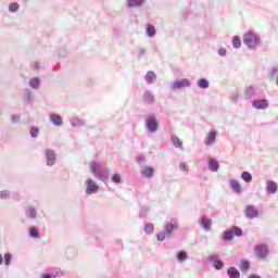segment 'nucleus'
<instances>
[{"instance_id": "1", "label": "nucleus", "mask_w": 278, "mask_h": 278, "mask_svg": "<svg viewBox=\"0 0 278 278\" xmlns=\"http://www.w3.org/2000/svg\"><path fill=\"white\" fill-rule=\"evenodd\" d=\"M190 79L184 78L182 80H176L170 85V90H181V88H189Z\"/></svg>"}, {"instance_id": "2", "label": "nucleus", "mask_w": 278, "mask_h": 278, "mask_svg": "<svg viewBox=\"0 0 278 278\" xmlns=\"http://www.w3.org/2000/svg\"><path fill=\"white\" fill-rule=\"evenodd\" d=\"M243 42L247 47L253 48L257 45V37L253 33H247L244 35Z\"/></svg>"}, {"instance_id": "3", "label": "nucleus", "mask_w": 278, "mask_h": 278, "mask_svg": "<svg viewBox=\"0 0 278 278\" xmlns=\"http://www.w3.org/2000/svg\"><path fill=\"white\" fill-rule=\"evenodd\" d=\"M255 255L260 257V260H264L266 255H268V247L266 244H257L254 247Z\"/></svg>"}, {"instance_id": "4", "label": "nucleus", "mask_w": 278, "mask_h": 278, "mask_svg": "<svg viewBox=\"0 0 278 278\" xmlns=\"http://www.w3.org/2000/svg\"><path fill=\"white\" fill-rule=\"evenodd\" d=\"M233 236H242V229L233 227L224 232V240H233Z\"/></svg>"}, {"instance_id": "5", "label": "nucleus", "mask_w": 278, "mask_h": 278, "mask_svg": "<svg viewBox=\"0 0 278 278\" xmlns=\"http://www.w3.org/2000/svg\"><path fill=\"white\" fill-rule=\"evenodd\" d=\"M253 108L256 110H266L268 108V101L267 100H254L252 102Z\"/></svg>"}, {"instance_id": "6", "label": "nucleus", "mask_w": 278, "mask_h": 278, "mask_svg": "<svg viewBox=\"0 0 278 278\" xmlns=\"http://www.w3.org/2000/svg\"><path fill=\"white\" fill-rule=\"evenodd\" d=\"M179 225L177 224V220L172 219L170 223H168L165 227L167 237L170 236V233H173V231H175V229H177Z\"/></svg>"}, {"instance_id": "7", "label": "nucleus", "mask_w": 278, "mask_h": 278, "mask_svg": "<svg viewBox=\"0 0 278 278\" xmlns=\"http://www.w3.org/2000/svg\"><path fill=\"white\" fill-rule=\"evenodd\" d=\"M147 127L151 131H157V121L155 117H149L146 123Z\"/></svg>"}, {"instance_id": "8", "label": "nucleus", "mask_w": 278, "mask_h": 278, "mask_svg": "<svg viewBox=\"0 0 278 278\" xmlns=\"http://www.w3.org/2000/svg\"><path fill=\"white\" fill-rule=\"evenodd\" d=\"M90 168H91V173H93V175H96V177H99V176L103 175V170H102L101 164L92 163Z\"/></svg>"}, {"instance_id": "9", "label": "nucleus", "mask_w": 278, "mask_h": 278, "mask_svg": "<svg viewBox=\"0 0 278 278\" xmlns=\"http://www.w3.org/2000/svg\"><path fill=\"white\" fill-rule=\"evenodd\" d=\"M97 190H99V186H97V184H94L92 180H88L86 190L87 194H92L97 192Z\"/></svg>"}, {"instance_id": "10", "label": "nucleus", "mask_w": 278, "mask_h": 278, "mask_svg": "<svg viewBox=\"0 0 278 278\" xmlns=\"http://www.w3.org/2000/svg\"><path fill=\"white\" fill-rule=\"evenodd\" d=\"M46 155L48 166H53V164H55V153H53L51 150H47Z\"/></svg>"}, {"instance_id": "11", "label": "nucleus", "mask_w": 278, "mask_h": 278, "mask_svg": "<svg viewBox=\"0 0 278 278\" xmlns=\"http://www.w3.org/2000/svg\"><path fill=\"white\" fill-rule=\"evenodd\" d=\"M229 186L233 190V192H237V194H240V192H242V187L238 180H230Z\"/></svg>"}, {"instance_id": "12", "label": "nucleus", "mask_w": 278, "mask_h": 278, "mask_svg": "<svg viewBox=\"0 0 278 278\" xmlns=\"http://www.w3.org/2000/svg\"><path fill=\"white\" fill-rule=\"evenodd\" d=\"M245 216H248V218H257V210H255L253 206H247Z\"/></svg>"}, {"instance_id": "13", "label": "nucleus", "mask_w": 278, "mask_h": 278, "mask_svg": "<svg viewBox=\"0 0 278 278\" xmlns=\"http://www.w3.org/2000/svg\"><path fill=\"white\" fill-rule=\"evenodd\" d=\"M200 225L206 229V231H210V229H212V220H210L206 217H201L200 219Z\"/></svg>"}, {"instance_id": "14", "label": "nucleus", "mask_w": 278, "mask_h": 278, "mask_svg": "<svg viewBox=\"0 0 278 278\" xmlns=\"http://www.w3.org/2000/svg\"><path fill=\"white\" fill-rule=\"evenodd\" d=\"M144 103H153L155 101V96L151 91H146L143 94Z\"/></svg>"}, {"instance_id": "15", "label": "nucleus", "mask_w": 278, "mask_h": 278, "mask_svg": "<svg viewBox=\"0 0 278 278\" xmlns=\"http://www.w3.org/2000/svg\"><path fill=\"white\" fill-rule=\"evenodd\" d=\"M216 142V131H210L207 134L205 144H214Z\"/></svg>"}, {"instance_id": "16", "label": "nucleus", "mask_w": 278, "mask_h": 278, "mask_svg": "<svg viewBox=\"0 0 278 278\" xmlns=\"http://www.w3.org/2000/svg\"><path fill=\"white\" fill-rule=\"evenodd\" d=\"M240 270H243V273H247L251 268V263L247 260H241L239 264Z\"/></svg>"}, {"instance_id": "17", "label": "nucleus", "mask_w": 278, "mask_h": 278, "mask_svg": "<svg viewBox=\"0 0 278 278\" xmlns=\"http://www.w3.org/2000/svg\"><path fill=\"white\" fill-rule=\"evenodd\" d=\"M267 192L269 194H275V192H277V184L275 181L267 182Z\"/></svg>"}, {"instance_id": "18", "label": "nucleus", "mask_w": 278, "mask_h": 278, "mask_svg": "<svg viewBox=\"0 0 278 278\" xmlns=\"http://www.w3.org/2000/svg\"><path fill=\"white\" fill-rule=\"evenodd\" d=\"M50 121L51 123H53V125H62V116L58 115V114H52L50 115Z\"/></svg>"}, {"instance_id": "19", "label": "nucleus", "mask_w": 278, "mask_h": 278, "mask_svg": "<svg viewBox=\"0 0 278 278\" xmlns=\"http://www.w3.org/2000/svg\"><path fill=\"white\" fill-rule=\"evenodd\" d=\"M172 142L173 146L176 147L177 149H181V147H184V142L177 136H172Z\"/></svg>"}, {"instance_id": "20", "label": "nucleus", "mask_w": 278, "mask_h": 278, "mask_svg": "<svg viewBox=\"0 0 278 278\" xmlns=\"http://www.w3.org/2000/svg\"><path fill=\"white\" fill-rule=\"evenodd\" d=\"M228 276L229 278H240V271H238L236 267H230L228 269Z\"/></svg>"}, {"instance_id": "21", "label": "nucleus", "mask_w": 278, "mask_h": 278, "mask_svg": "<svg viewBox=\"0 0 278 278\" xmlns=\"http://www.w3.org/2000/svg\"><path fill=\"white\" fill-rule=\"evenodd\" d=\"M241 178L243 179V181H245L247 184H251V181H253V176L251 175V173L249 172H243L241 174Z\"/></svg>"}, {"instance_id": "22", "label": "nucleus", "mask_w": 278, "mask_h": 278, "mask_svg": "<svg viewBox=\"0 0 278 278\" xmlns=\"http://www.w3.org/2000/svg\"><path fill=\"white\" fill-rule=\"evenodd\" d=\"M157 79V76H155V73L153 72H148L146 75V80L148 81V84H153V81Z\"/></svg>"}, {"instance_id": "23", "label": "nucleus", "mask_w": 278, "mask_h": 278, "mask_svg": "<svg viewBox=\"0 0 278 278\" xmlns=\"http://www.w3.org/2000/svg\"><path fill=\"white\" fill-rule=\"evenodd\" d=\"M208 166L210 168L213 170V173H216V170H218V162H216V160L211 159L208 160Z\"/></svg>"}, {"instance_id": "24", "label": "nucleus", "mask_w": 278, "mask_h": 278, "mask_svg": "<svg viewBox=\"0 0 278 278\" xmlns=\"http://www.w3.org/2000/svg\"><path fill=\"white\" fill-rule=\"evenodd\" d=\"M141 175H143V177H153V169L152 167H144L142 170H141Z\"/></svg>"}, {"instance_id": "25", "label": "nucleus", "mask_w": 278, "mask_h": 278, "mask_svg": "<svg viewBox=\"0 0 278 278\" xmlns=\"http://www.w3.org/2000/svg\"><path fill=\"white\" fill-rule=\"evenodd\" d=\"M198 86L199 88H210V83L207 81V79L205 78H201L200 80H198Z\"/></svg>"}, {"instance_id": "26", "label": "nucleus", "mask_w": 278, "mask_h": 278, "mask_svg": "<svg viewBox=\"0 0 278 278\" xmlns=\"http://www.w3.org/2000/svg\"><path fill=\"white\" fill-rule=\"evenodd\" d=\"M241 45H242V41L240 40V37L235 36L232 38V47H235V49H240Z\"/></svg>"}, {"instance_id": "27", "label": "nucleus", "mask_w": 278, "mask_h": 278, "mask_svg": "<svg viewBox=\"0 0 278 278\" xmlns=\"http://www.w3.org/2000/svg\"><path fill=\"white\" fill-rule=\"evenodd\" d=\"M144 0H128L129 8H136V5H142Z\"/></svg>"}, {"instance_id": "28", "label": "nucleus", "mask_w": 278, "mask_h": 278, "mask_svg": "<svg viewBox=\"0 0 278 278\" xmlns=\"http://www.w3.org/2000/svg\"><path fill=\"white\" fill-rule=\"evenodd\" d=\"M29 84L31 88H40V80L38 78H31Z\"/></svg>"}, {"instance_id": "29", "label": "nucleus", "mask_w": 278, "mask_h": 278, "mask_svg": "<svg viewBox=\"0 0 278 278\" xmlns=\"http://www.w3.org/2000/svg\"><path fill=\"white\" fill-rule=\"evenodd\" d=\"M29 236H31V238H40V233L38 232V228L31 227L29 229Z\"/></svg>"}, {"instance_id": "30", "label": "nucleus", "mask_w": 278, "mask_h": 278, "mask_svg": "<svg viewBox=\"0 0 278 278\" xmlns=\"http://www.w3.org/2000/svg\"><path fill=\"white\" fill-rule=\"evenodd\" d=\"M147 34H148V36H155V27L148 24Z\"/></svg>"}, {"instance_id": "31", "label": "nucleus", "mask_w": 278, "mask_h": 278, "mask_svg": "<svg viewBox=\"0 0 278 278\" xmlns=\"http://www.w3.org/2000/svg\"><path fill=\"white\" fill-rule=\"evenodd\" d=\"M26 214L29 218H36V208L29 207Z\"/></svg>"}, {"instance_id": "32", "label": "nucleus", "mask_w": 278, "mask_h": 278, "mask_svg": "<svg viewBox=\"0 0 278 278\" xmlns=\"http://www.w3.org/2000/svg\"><path fill=\"white\" fill-rule=\"evenodd\" d=\"M167 236L168 235L166 233V231L165 232H160V233L156 235V239L159 240V242H164V240H166Z\"/></svg>"}, {"instance_id": "33", "label": "nucleus", "mask_w": 278, "mask_h": 278, "mask_svg": "<svg viewBox=\"0 0 278 278\" xmlns=\"http://www.w3.org/2000/svg\"><path fill=\"white\" fill-rule=\"evenodd\" d=\"M18 3H16V2H13V3H11L10 4V7H9V12H18Z\"/></svg>"}, {"instance_id": "34", "label": "nucleus", "mask_w": 278, "mask_h": 278, "mask_svg": "<svg viewBox=\"0 0 278 278\" xmlns=\"http://www.w3.org/2000/svg\"><path fill=\"white\" fill-rule=\"evenodd\" d=\"M144 231H146L148 235L153 233V231H154L153 224H147L146 227H144Z\"/></svg>"}, {"instance_id": "35", "label": "nucleus", "mask_w": 278, "mask_h": 278, "mask_svg": "<svg viewBox=\"0 0 278 278\" xmlns=\"http://www.w3.org/2000/svg\"><path fill=\"white\" fill-rule=\"evenodd\" d=\"M177 257L179 262H185V260H188V256L186 255V252H178Z\"/></svg>"}, {"instance_id": "36", "label": "nucleus", "mask_w": 278, "mask_h": 278, "mask_svg": "<svg viewBox=\"0 0 278 278\" xmlns=\"http://www.w3.org/2000/svg\"><path fill=\"white\" fill-rule=\"evenodd\" d=\"M11 262H12V254H4V264H5V266H10Z\"/></svg>"}, {"instance_id": "37", "label": "nucleus", "mask_w": 278, "mask_h": 278, "mask_svg": "<svg viewBox=\"0 0 278 278\" xmlns=\"http://www.w3.org/2000/svg\"><path fill=\"white\" fill-rule=\"evenodd\" d=\"M223 266H225V263H223V261H215L214 267H215L217 270H220V268H223Z\"/></svg>"}, {"instance_id": "38", "label": "nucleus", "mask_w": 278, "mask_h": 278, "mask_svg": "<svg viewBox=\"0 0 278 278\" xmlns=\"http://www.w3.org/2000/svg\"><path fill=\"white\" fill-rule=\"evenodd\" d=\"M39 131L40 130L38 128H35V127L30 128V136L33 138H36L38 136Z\"/></svg>"}, {"instance_id": "39", "label": "nucleus", "mask_w": 278, "mask_h": 278, "mask_svg": "<svg viewBox=\"0 0 278 278\" xmlns=\"http://www.w3.org/2000/svg\"><path fill=\"white\" fill-rule=\"evenodd\" d=\"M112 181H113L114 184H121V175L114 174V175L112 176Z\"/></svg>"}, {"instance_id": "40", "label": "nucleus", "mask_w": 278, "mask_h": 278, "mask_svg": "<svg viewBox=\"0 0 278 278\" xmlns=\"http://www.w3.org/2000/svg\"><path fill=\"white\" fill-rule=\"evenodd\" d=\"M10 197V191H0V199H8Z\"/></svg>"}, {"instance_id": "41", "label": "nucleus", "mask_w": 278, "mask_h": 278, "mask_svg": "<svg viewBox=\"0 0 278 278\" xmlns=\"http://www.w3.org/2000/svg\"><path fill=\"white\" fill-rule=\"evenodd\" d=\"M218 54H219V55H227V49H225V48H219V49H218Z\"/></svg>"}, {"instance_id": "42", "label": "nucleus", "mask_w": 278, "mask_h": 278, "mask_svg": "<svg viewBox=\"0 0 278 278\" xmlns=\"http://www.w3.org/2000/svg\"><path fill=\"white\" fill-rule=\"evenodd\" d=\"M179 168H180L181 170H188V166L186 165V163H180V164H179Z\"/></svg>"}, {"instance_id": "43", "label": "nucleus", "mask_w": 278, "mask_h": 278, "mask_svg": "<svg viewBox=\"0 0 278 278\" xmlns=\"http://www.w3.org/2000/svg\"><path fill=\"white\" fill-rule=\"evenodd\" d=\"M248 278H261L260 276L250 275Z\"/></svg>"}, {"instance_id": "44", "label": "nucleus", "mask_w": 278, "mask_h": 278, "mask_svg": "<svg viewBox=\"0 0 278 278\" xmlns=\"http://www.w3.org/2000/svg\"><path fill=\"white\" fill-rule=\"evenodd\" d=\"M0 264H3V256L0 254Z\"/></svg>"}, {"instance_id": "45", "label": "nucleus", "mask_w": 278, "mask_h": 278, "mask_svg": "<svg viewBox=\"0 0 278 278\" xmlns=\"http://www.w3.org/2000/svg\"><path fill=\"white\" fill-rule=\"evenodd\" d=\"M42 278H51V275H45Z\"/></svg>"}]
</instances>
